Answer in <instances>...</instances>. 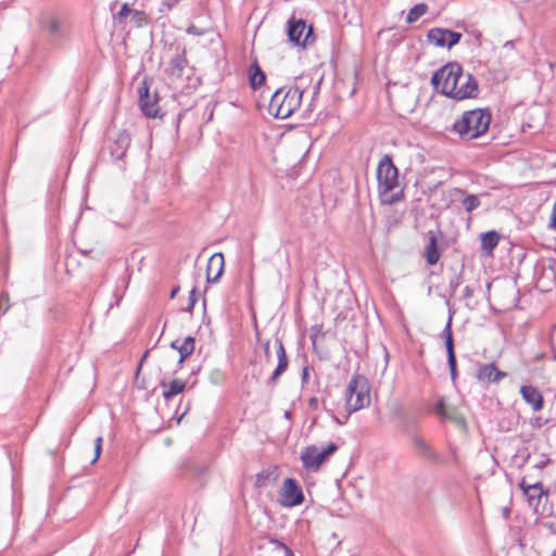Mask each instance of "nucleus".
<instances>
[{
	"label": "nucleus",
	"instance_id": "1",
	"mask_svg": "<svg viewBox=\"0 0 556 556\" xmlns=\"http://www.w3.org/2000/svg\"><path fill=\"white\" fill-rule=\"evenodd\" d=\"M434 89L455 100L476 98L478 83L475 77L464 72L458 63L451 62L439 68L431 78Z\"/></svg>",
	"mask_w": 556,
	"mask_h": 556
},
{
	"label": "nucleus",
	"instance_id": "2",
	"mask_svg": "<svg viewBox=\"0 0 556 556\" xmlns=\"http://www.w3.org/2000/svg\"><path fill=\"white\" fill-rule=\"evenodd\" d=\"M377 180L379 197L383 204H392L399 200V172L389 155L382 156L378 163Z\"/></svg>",
	"mask_w": 556,
	"mask_h": 556
},
{
	"label": "nucleus",
	"instance_id": "3",
	"mask_svg": "<svg viewBox=\"0 0 556 556\" xmlns=\"http://www.w3.org/2000/svg\"><path fill=\"white\" fill-rule=\"evenodd\" d=\"M303 91L298 86H283L270 98L268 112L276 118L290 117L301 105Z\"/></svg>",
	"mask_w": 556,
	"mask_h": 556
},
{
	"label": "nucleus",
	"instance_id": "4",
	"mask_svg": "<svg viewBox=\"0 0 556 556\" xmlns=\"http://www.w3.org/2000/svg\"><path fill=\"white\" fill-rule=\"evenodd\" d=\"M491 114L486 110L476 109L465 112L453 125L463 139H475L489 129Z\"/></svg>",
	"mask_w": 556,
	"mask_h": 556
},
{
	"label": "nucleus",
	"instance_id": "5",
	"mask_svg": "<svg viewBox=\"0 0 556 556\" xmlns=\"http://www.w3.org/2000/svg\"><path fill=\"white\" fill-rule=\"evenodd\" d=\"M337 450L338 445L334 443H329L326 447L321 448L314 444L306 446L300 456L303 468L311 472L318 471L324 462Z\"/></svg>",
	"mask_w": 556,
	"mask_h": 556
},
{
	"label": "nucleus",
	"instance_id": "6",
	"mask_svg": "<svg viewBox=\"0 0 556 556\" xmlns=\"http://www.w3.org/2000/svg\"><path fill=\"white\" fill-rule=\"evenodd\" d=\"M370 404V386L363 376H356L350 384V413L359 410Z\"/></svg>",
	"mask_w": 556,
	"mask_h": 556
},
{
	"label": "nucleus",
	"instance_id": "7",
	"mask_svg": "<svg viewBox=\"0 0 556 556\" xmlns=\"http://www.w3.org/2000/svg\"><path fill=\"white\" fill-rule=\"evenodd\" d=\"M139 106L141 112L148 118L161 117V108L159 106V94L150 93L149 86L144 79L138 88Z\"/></svg>",
	"mask_w": 556,
	"mask_h": 556
},
{
	"label": "nucleus",
	"instance_id": "8",
	"mask_svg": "<svg viewBox=\"0 0 556 556\" xmlns=\"http://www.w3.org/2000/svg\"><path fill=\"white\" fill-rule=\"evenodd\" d=\"M131 138L127 130L119 129L109 132L106 149L109 150L112 159L121 161L126 155L130 147Z\"/></svg>",
	"mask_w": 556,
	"mask_h": 556
},
{
	"label": "nucleus",
	"instance_id": "9",
	"mask_svg": "<svg viewBox=\"0 0 556 556\" xmlns=\"http://www.w3.org/2000/svg\"><path fill=\"white\" fill-rule=\"evenodd\" d=\"M280 504L285 507L299 506L304 501L303 491L293 478H287L280 490Z\"/></svg>",
	"mask_w": 556,
	"mask_h": 556
},
{
	"label": "nucleus",
	"instance_id": "10",
	"mask_svg": "<svg viewBox=\"0 0 556 556\" xmlns=\"http://www.w3.org/2000/svg\"><path fill=\"white\" fill-rule=\"evenodd\" d=\"M287 34L291 42L296 46L305 47L309 41V37L313 35V28L312 26L307 28L304 20L291 17L288 21Z\"/></svg>",
	"mask_w": 556,
	"mask_h": 556
},
{
	"label": "nucleus",
	"instance_id": "11",
	"mask_svg": "<svg viewBox=\"0 0 556 556\" xmlns=\"http://www.w3.org/2000/svg\"><path fill=\"white\" fill-rule=\"evenodd\" d=\"M462 34L445 28H432L428 33V40L431 45L439 48H452L457 45Z\"/></svg>",
	"mask_w": 556,
	"mask_h": 556
},
{
	"label": "nucleus",
	"instance_id": "12",
	"mask_svg": "<svg viewBox=\"0 0 556 556\" xmlns=\"http://www.w3.org/2000/svg\"><path fill=\"white\" fill-rule=\"evenodd\" d=\"M506 376L507 374L500 370L494 363L481 364L476 371V379L484 386L498 383Z\"/></svg>",
	"mask_w": 556,
	"mask_h": 556
},
{
	"label": "nucleus",
	"instance_id": "13",
	"mask_svg": "<svg viewBox=\"0 0 556 556\" xmlns=\"http://www.w3.org/2000/svg\"><path fill=\"white\" fill-rule=\"evenodd\" d=\"M274 346L276 349V355H277L278 363L268 380V383L276 386L279 381L280 376L287 370L289 361H288V356H287L282 340L280 338H276L274 340Z\"/></svg>",
	"mask_w": 556,
	"mask_h": 556
},
{
	"label": "nucleus",
	"instance_id": "14",
	"mask_svg": "<svg viewBox=\"0 0 556 556\" xmlns=\"http://www.w3.org/2000/svg\"><path fill=\"white\" fill-rule=\"evenodd\" d=\"M225 261L223 253H214L207 261L206 281L214 283L219 280L224 273Z\"/></svg>",
	"mask_w": 556,
	"mask_h": 556
},
{
	"label": "nucleus",
	"instance_id": "15",
	"mask_svg": "<svg viewBox=\"0 0 556 556\" xmlns=\"http://www.w3.org/2000/svg\"><path fill=\"white\" fill-rule=\"evenodd\" d=\"M522 399L532 407L534 412H539L543 407V396L541 392L532 386H522L520 388Z\"/></svg>",
	"mask_w": 556,
	"mask_h": 556
},
{
	"label": "nucleus",
	"instance_id": "16",
	"mask_svg": "<svg viewBox=\"0 0 556 556\" xmlns=\"http://www.w3.org/2000/svg\"><path fill=\"white\" fill-rule=\"evenodd\" d=\"M520 488L522 489L529 505L536 506L544 494L543 486L540 482L528 484L525 479L520 482Z\"/></svg>",
	"mask_w": 556,
	"mask_h": 556
},
{
	"label": "nucleus",
	"instance_id": "17",
	"mask_svg": "<svg viewBox=\"0 0 556 556\" xmlns=\"http://www.w3.org/2000/svg\"><path fill=\"white\" fill-rule=\"evenodd\" d=\"M435 414L443 419H447L457 424H464V418L459 414L456 407L445 404L443 400H440L435 407Z\"/></svg>",
	"mask_w": 556,
	"mask_h": 556
},
{
	"label": "nucleus",
	"instance_id": "18",
	"mask_svg": "<svg viewBox=\"0 0 556 556\" xmlns=\"http://www.w3.org/2000/svg\"><path fill=\"white\" fill-rule=\"evenodd\" d=\"M160 387L163 389L162 395L166 401L172 400L177 394L181 393L186 388V382L179 379L166 382L162 380Z\"/></svg>",
	"mask_w": 556,
	"mask_h": 556
},
{
	"label": "nucleus",
	"instance_id": "19",
	"mask_svg": "<svg viewBox=\"0 0 556 556\" xmlns=\"http://www.w3.org/2000/svg\"><path fill=\"white\" fill-rule=\"evenodd\" d=\"M40 26L43 30H46L52 37L61 36V22L60 20L52 14L45 15L40 18Z\"/></svg>",
	"mask_w": 556,
	"mask_h": 556
},
{
	"label": "nucleus",
	"instance_id": "20",
	"mask_svg": "<svg viewBox=\"0 0 556 556\" xmlns=\"http://www.w3.org/2000/svg\"><path fill=\"white\" fill-rule=\"evenodd\" d=\"M249 79H250L251 88L254 90L262 87L265 83L266 75L262 71V68L258 65L256 60L251 64V66L249 68Z\"/></svg>",
	"mask_w": 556,
	"mask_h": 556
},
{
	"label": "nucleus",
	"instance_id": "21",
	"mask_svg": "<svg viewBox=\"0 0 556 556\" xmlns=\"http://www.w3.org/2000/svg\"><path fill=\"white\" fill-rule=\"evenodd\" d=\"M500 241V236L496 231H488L481 235V249L488 255H492L493 250Z\"/></svg>",
	"mask_w": 556,
	"mask_h": 556
},
{
	"label": "nucleus",
	"instance_id": "22",
	"mask_svg": "<svg viewBox=\"0 0 556 556\" xmlns=\"http://www.w3.org/2000/svg\"><path fill=\"white\" fill-rule=\"evenodd\" d=\"M445 331L447 332L446 339H445V346L447 352V362L451 370V376L453 379H455L456 376V358L454 354V345H453V338L450 330V324L446 326Z\"/></svg>",
	"mask_w": 556,
	"mask_h": 556
},
{
	"label": "nucleus",
	"instance_id": "23",
	"mask_svg": "<svg viewBox=\"0 0 556 556\" xmlns=\"http://www.w3.org/2000/svg\"><path fill=\"white\" fill-rule=\"evenodd\" d=\"M426 260L429 265H434L438 263L440 258V253L437 247V238L434 235H431L429 238V242L426 247Z\"/></svg>",
	"mask_w": 556,
	"mask_h": 556
},
{
	"label": "nucleus",
	"instance_id": "24",
	"mask_svg": "<svg viewBox=\"0 0 556 556\" xmlns=\"http://www.w3.org/2000/svg\"><path fill=\"white\" fill-rule=\"evenodd\" d=\"M186 65L187 60L185 58V53H178L175 58L170 60L168 68L169 75L180 77Z\"/></svg>",
	"mask_w": 556,
	"mask_h": 556
},
{
	"label": "nucleus",
	"instance_id": "25",
	"mask_svg": "<svg viewBox=\"0 0 556 556\" xmlns=\"http://www.w3.org/2000/svg\"><path fill=\"white\" fill-rule=\"evenodd\" d=\"M177 351L179 353V359L178 364L181 365L184 361L190 356L194 351V338L189 336L187 337L177 348Z\"/></svg>",
	"mask_w": 556,
	"mask_h": 556
},
{
	"label": "nucleus",
	"instance_id": "26",
	"mask_svg": "<svg viewBox=\"0 0 556 556\" xmlns=\"http://www.w3.org/2000/svg\"><path fill=\"white\" fill-rule=\"evenodd\" d=\"M428 11V7L426 3H418L416 5H414L407 16H406V22L408 24H412L414 22H416L419 17H421L424 14H426Z\"/></svg>",
	"mask_w": 556,
	"mask_h": 556
},
{
	"label": "nucleus",
	"instance_id": "27",
	"mask_svg": "<svg viewBox=\"0 0 556 556\" xmlns=\"http://www.w3.org/2000/svg\"><path fill=\"white\" fill-rule=\"evenodd\" d=\"M412 443H413V446L417 454L425 456V457L431 456V450L424 439H421L420 437L414 435L412 438Z\"/></svg>",
	"mask_w": 556,
	"mask_h": 556
},
{
	"label": "nucleus",
	"instance_id": "28",
	"mask_svg": "<svg viewBox=\"0 0 556 556\" xmlns=\"http://www.w3.org/2000/svg\"><path fill=\"white\" fill-rule=\"evenodd\" d=\"M462 205L464 206L465 211L468 213H471L480 205V201L477 195L475 194H467L462 200Z\"/></svg>",
	"mask_w": 556,
	"mask_h": 556
},
{
	"label": "nucleus",
	"instance_id": "29",
	"mask_svg": "<svg viewBox=\"0 0 556 556\" xmlns=\"http://www.w3.org/2000/svg\"><path fill=\"white\" fill-rule=\"evenodd\" d=\"M324 337V332H323V326L321 325H314L311 327L309 329V338H311V341H312V344L314 346V349H316V345H317V341Z\"/></svg>",
	"mask_w": 556,
	"mask_h": 556
},
{
	"label": "nucleus",
	"instance_id": "30",
	"mask_svg": "<svg viewBox=\"0 0 556 556\" xmlns=\"http://www.w3.org/2000/svg\"><path fill=\"white\" fill-rule=\"evenodd\" d=\"M131 13V9L129 8L128 3H124L121 8V10L114 14V20L117 21L119 24L125 23L127 16Z\"/></svg>",
	"mask_w": 556,
	"mask_h": 556
},
{
	"label": "nucleus",
	"instance_id": "31",
	"mask_svg": "<svg viewBox=\"0 0 556 556\" xmlns=\"http://www.w3.org/2000/svg\"><path fill=\"white\" fill-rule=\"evenodd\" d=\"M10 308L9 295L3 292L0 294V314H5Z\"/></svg>",
	"mask_w": 556,
	"mask_h": 556
},
{
	"label": "nucleus",
	"instance_id": "32",
	"mask_svg": "<svg viewBox=\"0 0 556 556\" xmlns=\"http://www.w3.org/2000/svg\"><path fill=\"white\" fill-rule=\"evenodd\" d=\"M270 475H271V472L268 469L267 470H262L261 472H258L256 475V482H257V484L263 485L264 481L266 479H268Z\"/></svg>",
	"mask_w": 556,
	"mask_h": 556
},
{
	"label": "nucleus",
	"instance_id": "33",
	"mask_svg": "<svg viewBox=\"0 0 556 556\" xmlns=\"http://www.w3.org/2000/svg\"><path fill=\"white\" fill-rule=\"evenodd\" d=\"M187 33L194 36H203L205 34V30L200 29L194 25H191L187 28Z\"/></svg>",
	"mask_w": 556,
	"mask_h": 556
},
{
	"label": "nucleus",
	"instance_id": "34",
	"mask_svg": "<svg viewBox=\"0 0 556 556\" xmlns=\"http://www.w3.org/2000/svg\"><path fill=\"white\" fill-rule=\"evenodd\" d=\"M197 290L193 288L191 291H190V294H189V303H188V309H192L195 302H197Z\"/></svg>",
	"mask_w": 556,
	"mask_h": 556
},
{
	"label": "nucleus",
	"instance_id": "35",
	"mask_svg": "<svg viewBox=\"0 0 556 556\" xmlns=\"http://www.w3.org/2000/svg\"><path fill=\"white\" fill-rule=\"evenodd\" d=\"M277 544H278V546H279L280 548H282V549L285 551L286 556H292V555H293V553H292L291 548H289L285 543H282V542H278V541H277Z\"/></svg>",
	"mask_w": 556,
	"mask_h": 556
},
{
	"label": "nucleus",
	"instance_id": "36",
	"mask_svg": "<svg viewBox=\"0 0 556 556\" xmlns=\"http://www.w3.org/2000/svg\"><path fill=\"white\" fill-rule=\"evenodd\" d=\"M132 17L136 18V21L139 23L141 20V16L143 15V12L138 10H131Z\"/></svg>",
	"mask_w": 556,
	"mask_h": 556
},
{
	"label": "nucleus",
	"instance_id": "37",
	"mask_svg": "<svg viewBox=\"0 0 556 556\" xmlns=\"http://www.w3.org/2000/svg\"><path fill=\"white\" fill-rule=\"evenodd\" d=\"M269 348H270V341L265 342L264 352H265V356L268 361L270 358V349Z\"/></svg>",
	"mask_w": 556,
	"mask_h": 556
},
{
	"label": "nucleus",
	"instance_id": "38",
	"mask_svg": "<svg viewBox=\"0 0 556 556\" xmlns=\"http://www.w3.org/2000/svg\"><path fill=\"white\" fill-rule=\"evenodd\" d=\"M101 451H102V446H99V447L94 446V457H93V459L91 462L92 464L96 463L99 459V457L101 455Z\"/></svg>",
	"mask_w": 556,
	"mask_h": 556
},
{
	"label": "nucleus",
	"instance_id": "39",
	"mask_svg": "<svg viewBox=\"0 0 556 556\" xmlns=\"http://www.w3.org/2000/svg\"><path fill=\"white\" fill-rule=\"evenodd\" d=\"M180 0H163V4L166 5L168 9L173 8L175 4H177Z\"/></svg>",
	"mask_w": 556,
	"mask_h": 556
},
{
	"label": "nucleus",
	"instance_id": "40",
	"mask_svg": "<svg viewBox=\"0 0 556 556\" xmlns=\"http://www.w3.org/2000/svg\"><path fill=\"white\" fill-rule=\"evenodd\" d=\"M102 443H103V439H102V437H98V438L94 440V446H96V447L102 446Z\"/></svg>",
	"mask_w": 556,
	"mask_h": 556
},
{
	"label": "nucleus",
	"instance_id": "41",
	"mask_svg": "<svg viewBox=\"0 0 556 556\" xmlns=\"http://www.w3.org/2000/svg\"><path fill=\"white\" fill-rule=\"evenodd\" d=\"M179 291V287H175L172 291H170V299H174L176 296V294L178 293Z\"/></svg>",
	"mask_w": 556,
	"mask_h": 556
},
{
	"label": "nucleus",
	"instance_id": "42",
	"mask_svg": "<svg viewBox=\"0 0 556 556\" xmlns=\"http://www.w3.org/2000/svg\"><path fill=\"white\" fill-rule=\"evenodd\" d=\"M180 343L178 340H175L170 343V348L174 349V350H177V348H179Z\"/></svg>",
	"mask_w": 556,
	"mask_h": 556
},
{
	"label": "nucleus",
	"instance_id": "43",
	"mask_svg": "<svg viewBox=\"0 0 556 556\" xmlns=\"http://www.w3.org/2000/svg\"><path fill=\"white\" fill-rule=\"evenodd\" d=\"M147 356H148V352H146V353L143 354V356L141 357L140 363H139V366H138V371L140 370V368H141V366H142V363L146 361Z\"/></svg>",
	"mask_w": 556,
	"mask_h": 556
},
{
	"label": "nucleus",
	"instance_id": "44",
	"mask_svg": "<svg viewBox=\"0 0 556 556\" xmlns=\"http://www.w3.org/2000/svg\"><path fill=\"white\" fill-rule=\"evenodd\" d=\"M302 377H303V380H305L308 377V369H307V367L303 368Z\"/></svg>",
	"mask_w": 556,
	"mask_h": 556
},
{
	"label": "nucleus",
	"instance_id": "45",
	"mask_svg": "<svg viewBox=\"0 0 556 556\" xmlns=\"http://www.w3.org/2000/svg\"><path fill=\"white\" fill-rule=\"evenodd\" d=\"M311 405H315L317 403V400L315 397L311 399Z\"/></svg>",
	"mask_w": 556,
	"mask_h": 556
},
{
	"label": "nucleus",
	"instance_id": "46",
	"mask_svg": "<svg viewBox=\"0 0 556 556\" xmlns=\"http://www.w3.org/2000/svg\"><path fill=\"white\" fill-rule=\"evenodd\" d=\"M348 475V469L343 472L342 478H345Z\"/></svg>",
	"mask_w": 556,
	"mask_h": 556
},
{
	"label": "nucleus",
	"instance_id": "47",
	"mask_svg": "<svg viewBox=\"0 0 556 556\" xmlns=\"http://www.w3.org/2000/svg\"><path fill=\"white\" fill-rule=\"evenodd\" d=\"M552 556H556V549L552 553Z\"/></svg>",
	"mask_w": 556,
	"mask_h": 556
},
{
	"label": "nucleus",
	"instance_id": "48",
	"mask_svg": "<svg viewBox=\"0 0 556 556\" xmlns=\"http://www.w3.org/2000/svg\"><path fill=\"white\" fill-rule=\"evenodd\" d=\"M555 359H556V354L554 355Z\"/></svg>",
	"mask_w": 556,
	"mask_h": 556
}]
</instances>
